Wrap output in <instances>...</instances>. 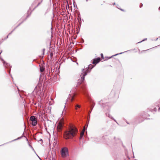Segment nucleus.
<instances>
[{"label":"nucleus","instance_id":"nucleus-2","mask_svg":"<svg viewBox=\"0 0 160 160\" xmlns=\"http://www.w3.org/2000/svg\"><path fill=\"white\" fill-rule=\"evenodd\" d=\"M77 132L78 130L75 127H70L69 130L65 132L64 138L66 139L72 138L76 135Z\"/></svg>","mask_w":160,"mask_h":160},{"label":"nucleus","instance_id":"nucleus-24","mask_svg":"<svg viewBox=\"0 0 160 160\" xmlns=\"http://www.w3.org/2000/svg\"><path fill=\"white\" fill-rule=\"evenodd\" d=\"M11 34V33H9V34H8V35L7 36V38H8V35H9V34Z\"/></svg>","mask_w":160,"mask_h":160},{"label":"nucleus","instance_id":"nucleus-29","mask_svg":"<svg viewBox=\"0 0 160 160\" xmlns=\"http://www.w3.org/2000/svg\"><path fill=\"white\" fill-rule=\"evenodd\" d=\"M31 147L32 148L33 150L34 151V149L32 148V147L31 146Z\"/></svg>","mask_w":160,"mask_h":160},{"label":"nucleus","instance_id":"nucleus-9","mask_svg":"<svg viewBox=\"0 0 160 160\" xmlns=\"http://www.w3.org/2000/svg\"><path fill=\"white\" fill-rule=\"evenodd\" d=\"M44 69H45V68L43 67H40V71L41 72H43L44 70Z\"/></svg>","mask_w":160,"mask_h":160},{"label":"nucleus","instance_id":"nucleus-13","mask_svg":"<svg viewBox=\"0 0 160 160\" xmlns=\"http://www.w3.org/2000/svg\"><path fill=\"white\" fill-rule=\"evenodd\" d=\"M157 109L156 108H154L152 110V111H154V112H156L157 111Z\"/></svg>","mask_w":160,"mask_h":160},{"label":"nucleus","instance_id":"nucleus-19","mask_svg":"<svg viewBox=\"0 0 160 160\" xmlns=\"http://www.w3.org/2000/svg\"><path fill=\"white\" fill-rule=\"evenodd\" d=\"M123 53V52H121L119 53V54H121L122 53ZM118 54H117L115 55L114 56H116L117 55H118Z\"/></svg>","mask_w":160,"mask_h":160},{"label":"nucleus","instance_id":"nucleus-30","mask_svg":"<svg viewBox=\"0 0 160 160\" xmlns=\"http://www.w3.org/2000/svg\"><path fill=\"white\" fill-rule=\"evenodd\" d=\"M159 10H160V7H159Z\"/></svg>","mask_w":160,"mask_h":160},{"label":"nucleus","instance_id":"nucleus-17","mask_svg":"<svg viewBox=\"0 0 160 160\" xmlns=\"http://www.w3.org/2000/svg\"><path fill=\"white\" fill-rule=\"evenodd\" d=\"M149 49H148V50H145V51H142L141 52H146V51H148V50Z\"/></svg>","mask_w":160,"mask_h":160},{"label":"nucleus","instance_id":"nucleus-28","mask_svg":"<svg viewBox=\"0 0 160 160\" xmlns=\"http://www.w3.org/2000/svg\"><path fill=\"white\" fill-rule=\"evenodd\" d=\"M64 110H63V111H64ZM63 112H64V111H63L62 112V114H63Z\"/></svg>","mask_w":160,"mask_h":160},{"label":"nucleus","instance_id":"nucleus-10","mask_svg":"<svg viewBox=\"0 0 160 160\" xmlns=\"http://www.w3.org/2000/svg\"><path fill=\"white\" fill-rule=\"evenodd\" d=\"M80 108V106L78 105H76L75 106V108L76 110H77L78 108Z\"/></svg>","mask_w":160,"mask_h":160},{"label":"nucleus","instance_id":"nucleus-4","mask_svg":"<svg viewBox=\"0 0 160 160\" xmlns=\"http://www.w3.org/2000/svg\"><path fill=\"white\" fill-rule=\"evenodd\" d=\"M30 120L32 122V124L33 126H35L37 124V119L34 116H32L30 118Z\"/></svg>","mask_w":160,"mask_h":160},{"label":"nucleus","instance_id":"nucleus-5","mask_svg":"<svg viewBox=\"0 0 160 160\" xmlns=\"http://www.w3.org/2000/svg\"><path fill=\"white\" fill-rule=\"evenodd\" d=\"M63 127L62 124V122H59L57 126V128L58 132H60L62 129Z\"/></svg>","mask_w":160,"mask_h":160},{"label":"nucleus","instance_id":"nucleus-1","mask_svg":"<svg viewBox=\"0 0 160 160\" xmlns=\"http://www.w3.org/2000/svg\"><path fill=\"white\" fill-rule=\"evenodd\" d=\"M94 67V66L92 64H90L88 65V68L87 69V68H86V69L85 71L84 69L82 70V72L80 75L81 79L78 80L76 87H78V86L80 85L83 82L84 79L85 77L87 75L88 73H89L90 71V70H88V69H91Z\"/></svg>","mask_w":160,"mask_h":160},{"label":"nucleus","instance_id":"nucleus-36","mask_svg":"<svg viewBox=\"0 0 160 160\" xmlns=\"http://www.w3.org/2000/svg\"><path fill=\"white\" fill-rule=\"evenodd\" d=\"M116 123H118V122H116Z\"/></svg>","mask_w":160,"mask_h":160},{"label":"nucleus","instance_id":"nucleus-3","mask_svg":"<svg viewBox=\"0 0 160 160\" xmlns=\"http://www.w3.org/2000/svg\"><path fill=\"white\" fill-rule=\"evenodd\" d=\"M61 153L62 157L65 158L69 156L68 149L66 147L62 148L61 150Z\"/></svg>","mask_w":160,"mask_h":160},{"label":"nucleus","instance_id":"nucleus-18","mask_svg":"<svg viewBox=\"0 0 160 160\" xmlns=\"http://www.w3.org/2000/svg\"><path fill=\"white\" fill-rule=\"evenodd\" d=\"M22 138V137H20L18 138L17 139H16L14 140H16L19 139H20V138Z\"/></svg>","mask_w":160,"mask_h":160},{"label":"nucleus","instance_id":"nucleus-6","mask_svg":"<svg viewBox=\"0 0 160 160\" xmlns=\"http://www.w3.org/2000/svg\"><path fill=\"white\" fill-rule=\"evenodd\" d=\"M100 59L99 58L94 59L93 60L92 63L96 65L100 62Z\"/></svg>","mask_w":160,"mask_h":160},{"label":"nucleus","instance_id":"nucleus-11","mask_svg":"<svg viewBox=\"0 0 160 160\" xmlns=\"http://www.w3.org/2000/svg\"><path fill=\"white\" fill-rule=\"evenodd\" d=\"M108 117L111 118H112V119H113L114 121H115V122H116V121L115 119H114L111 116H110V115H108Z\"/></svg>","mask_w":160,"mask_h":160},{"label":"nucleus","instance_id":"nucleus-8","mask_svg":"<svg viewBox=\"0 0 160 160\" xmlns=\"http://www.w3.org/2000/svg\"><path fill=\"white\" fill-rule=\"evenodd\" d=\"M2 61H3V63L4 66H5V67H8L10 66V65L9 64L3 60H2Z\"/></svg>","mask_w":160,"mask_h":160},{"label":"nucleus","instance_id":"nucleus-21","mask_svg":"<svg viewBox=\"0 0 160 160\" xmlns=\"http://www.w3.org/2000/svg\"><path fill=\"white\" fill-rule=\"evenodd\" d=\"M143 5L142 4H141L140 6V7L141 8L142 7V6Z\"/></svg>","mask_w":160,"mask_h":160},{"label":"nucleus","instance_id":"nucleus-12","mask_svg":"<svg viewBox=\"0 0 160 160\" xmlns=\"http://www.w3.org/2000/svg\"><path fill=\"white\" fill-rule=\"evenodd\" d=\"M94 105L93 106H92V105H91V111L90 112V113L91 112L92 110L93 109V108L94 107Z\"/></svg>","mask_w":160,"mask_h":160},{"label":"nucleus","instance_id":"nucleus-26","mask_svg":"<svg viewBox=\"0 0 160 160\" xmlns=\"http://www.w3.org/2000/svg\"><path fill=\"white\" fill-rule=\"evenodd\" d=\"M101 55L102 57L103 56V54L102 53L101 54Z\"/></svg>","mask_w":160,"mask_h":160},{"label":"nucleus","instance_id":"nucleus-35","mask_svg":"<svg viewBox=\"0 0 160 160\" xmlns=\"http://www.w3.org/2000/svg\"><path fill=\"white\" fill-rule=\"evenodd\" d=\"M12 32H13V31H12V32H11L10 33H11Z\"/></svg>","mask_w":160,"mask_h":160},{"label":"nucleus","instance_id":"nucleus-33","mask_svg":"<svg viewBox=\"0 0 160 160\" xmlns=\"http://www.w3.org/2000/svg\"><path fill=\"white\" fill-rule=\"evenodd\" d=\"M115 3H113V5H115Z\"/></svg>","mask_w":160,"mask_h":160},{"label":"nucleus","instance_id":"nucleus-20","mask_svg":"<svg viewBox=\"0 0 160 160\" xmlns=\"http://www.w3.org/2000/svg\"><path fill=\"white\" fill-rule=\"evenodd\" d=\"M50 56L51 57H52L53 56V54L52 53H51L50 54Z\"/></svg>","mask_w":160,"mask_h":160},{"label":"nucleus","instance_id":"nucleus-31","mask_svg":"<svg viewBox=\"0 0 160 160\" xmlns=\"http://www.w3.org/2000/svg\"><path fill=\"white\" fill-rule=\"evenodd\" d=\"M121 9V10H122V11H123V10L122 9Z\"/></svg>","mask_w":160,"mask_h":160},{"label":"nucleus","instance_id":"nucleus-15","mask_svg":"<svg viewBox=\"0 0 160 160\" xmlns=\"http://www.w3.org/2000/svg\"><path fill=\"white\" fill-rule=\"evenodd\" d=\"M41 2H42V1L41 2L38 3L37 5L35 7V8H36L37 7H38L41 4Z\"/></svg>","mask_w":160,"mask_h":160},{"label":"nucleus","instance_id":"nucleus-25","mask_svg":"<svg viewBox=\"0 0 160 160\" xmlns=\"http://www.w3.org/2000/svg\"><path fill=\"white\" fill-rule=\"evenodd\" d=\"M39 141H42V139H40L39 140Z\"/></svg>","mask_w":160,"mask_h":160},{"label":"nucleus","instance_id":"nucleus-16","mask_svg":"<svg viewBox=\"0 0 160 160\" xmlns=\"http://www.w3.org/2000/svg\"><path fill=\"white\" fill-rule=\"evenodd\" d=\"M45 50V49H43V55H44Z\"/></svg>","mask_w":160,"mask_h":160},{"label":"nucleus","instance_id":"nucleus-32","mask_svg":"<svg viewBox=\"0 0 160 160\" xmlns=\"http://www.w3.org/2000/svg\"><path fill=\"white\" fill-rule=\"evenodd\" d=\"M86 1L87 2L88 1V0H86Z\"/></svg>","mask_w":160,"mask_h":160},{"label":"nucleus","instance_id":"nucleus-14","mask_svg":"<svg viewBox=\"0 0 160 160\" xmlns=\"http://www.w3.org/2000/svg\"><path fill=\"white\" fill-rule=\"evenodd\" d=\"M80 88H82V89L84 91V87H83V86H81Z\"/></svg>","mask_w":160,"mask_h":160},{"label":"nucleus","instance_id":"nucleus-27","mask_svg":"<svg viewBox=\"0 0 160 160\" xmlns=\"http://www.w3.org/2000/svg\"><path fill=\"white\" fill-rule=\"evenodd\" d=\"M144 40H144V39L143 40H142V41H141V42H142V41H144Z\"/></svg>","mask_w":160,"mask_h":160},{"label":"nucleus","instance_id":"nucleus-7","mask_svg":"<svg viewBox=\"0 0 160 160\" xmlns=\"http://www.w3.org/2000/svg\"><path fill=\"white\" fill-rule=\"evenodd\" d=\"M85 130V127H84L83 130L81 132L80 136V138H79L80 139H82V137H83Z\"/></svg>","mask_w":160,"mask_h":160},{"label":"nucleus","instance_id":"nucleus-34","mask_svg":"<svg viewBox=\"0 0 160 160\" xmlns=\"http://www.w3.org/2000/svg\"><path fill=\"white\" fill-rule=\"evenodd\" d=\"M12 32H13V31H12V32H11L10 33H11Z\"/></svg>","mask_w":160,"mask_h":160},{"label":"nucleus","instance_id":"nucleus-23","mask_svg":"<svg viewBox=\"0 0 160 160\" xmlns=\"http://www.w3.org/2000/svg\"><path fill=\"white\" fill-rule=\"evenodd\" d=\"M158 107H159L158 108V110H160V106H158Z\"/></svg>","mask_w":160,"mask_h":160},{"label":"nucleus","instance_id":"nucleus-37","mask_svg":"<svg viewBox=\"0 0 160 160\" xmlns=\"http://www.w3.org/2000/svg\"><path fill=\"white\" fill-rule=\"evenodd\" d=\"M116 123H118V122H116Z\"/></svg>","mask_w":160,"mask_h":160},{"label":"nucleus","instance_id":"nucleus-22","mask_svg":"<svg viewBox=\"0 0 160 160\" xmlns=\"http://www.w3.org/2000/svg\"><path fill=\"white\" fill-rule=\"evenodd\" d=\"M73 97H72L71 99V101H72L73 100Z\"/></svg>","mask_w":160,"mask_h":160}]
</instances>
